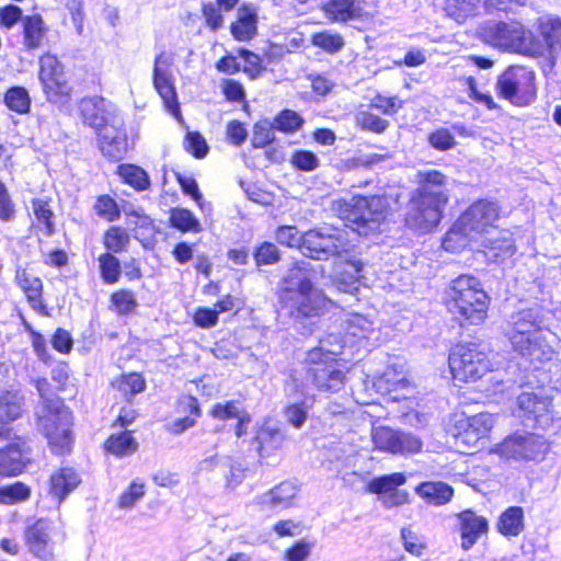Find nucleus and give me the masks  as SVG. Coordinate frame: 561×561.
<instances>
[{"label":"nucleus","instance_id":"nucleus-29","mask_svg":"<svg viewBox=\"0 0 561 561\" xmlns=\"http://www.w3.org/2000/svg\"><path fill=\"white\" fill-rule=\"evenodd\" d=\"M80 482L81 480L73 469H60L50 477V493L60 502L72 492Z\"/></svg>","mask_w":561,"mask_h":561},{"label":"nucleus","instance_id":"nucleus-55","mask_svg":"<svg viewBox=\"0 0 561 561\" xmlns=\"http://www.w3.org/2000/svg\"><path fill=\"white\" fill-rule=\"evenodd\" d=\"M94 209L98 216L104 218L107 221H115L121 216V210L110 195H101L98 197Z\"/></svg>","mask_w":561,"mask_h":561},{"label":"nucleus","instance_id":"nucleus-9","mask_svg":"<svg viewBox=\"0 0 561 561\" xmlns=\"http://www.w3.org/2000/svg\"><path fill=\"white\" fill-rule=\"evenodd\" d=\"M309 366L306 378L318 390L337 392L345 383V373L341 364L330 353L322 350H312L308 354Z\"/></svg>","mask_w":561,"mask_h":561},{"label":"nucleus","instance_id":"nucleus-54","mask_svg":"<svg viewBox=\"0 0 561 561\" xmlns=\"http://www.w3.org/2000/svg\"><path fill=\"white\" fill-rule=\"evenodd\" d=\"M28 496L30 489L21 482L0 488V504H14L25 501Z\"/></svg>","mask_w":561,"mask_h":561},{"label":"nucleus","instance_id":"nucleus-61","mask_svg":"<svg viewBox=\"0 0 561 561\" xmlns=\"http://www.w3.org/2000/svg\"><path fill=\"white\" fill-rule=\"evenodd\" d=\"M427 140L433 148L440 151L449 150L456 146L455 137L447 128H438L432 131Z\"/></svg>","mask_w":561,"mask_h":561},{"label":"nucleus","instance_id":"nucleus-32","mask_svg":"<svg viewBox=\"0 0 561 561\" xmlns=\"http://www.w3.org/2000/svg\"><path fill=\"white\" fill-rule=\"evenodd\" d=\"M517 403L525 413L538 419L549 412L551 400L547 396L524 391L518 396Z\"/></svg>","mask_w":561,"mask_h":561},{"label":"nucleus","instance_id":"nucleus-64","mask_svg":"<svg viewBox=\"0 0 561 561\" xmlns=\"http://www.w3.org/2000/svg\"><path fill=\"white\" fill-rule=\"evenodd\" d=\"M356 122L363 129L375 133H382L388 127L387 121L368 112H359L356 116Z\"/></svg>","mask_w":561,"mask_h":561},{"label":"nucleus","instance_id":"nucleus-57","mask_svg":"<svg viewBox=\"0 0 561 561\" xmlns=\"http://www.w3.org/2000/svg\"><path fill=\"white\" fill-rule=\"evenodd\" d=\"M129 242L128 234L119 227H111L104 237V244L113 252L123 251Z\"/></svg>","mask_w":561,"mask_h":561},{"label":"nucleus","instance_id":"nucleus-8","mask_svg":"<svg viewBox=\"0 0 561 561\" xmlns=\"http://www.w3.org/2000/svg\"><path fill=\"white\" fill-rule=\"evenodd\" d=\"M536 75L523 66L507 68L496 81L499 94L517 106H525L536 99Z\"/></svg>","mask_w":561,"mask_h":561},{"label":"nucleus","instance_id":"nucleus-36","mask_svg":"<svg viewBox=\"0 0 561 561\" xmlns=\"http://www.w3.org/2000/svg\"><path fill=\"white\" fill-rule=\"evenodd\" d=\"M39 80L43 84L44 92L46 93L47 99L50 102H55V103L66 102V100L69 95V92H70V88L68 85L65 73H61L60 76H56V77L39 79Z\"/></svg>","mask_w":561,"mask_h":561},{"label":"nucleus","instance_id":"nucleus-53","mask_svg":"<svg viewBox=\"0 0 561 561\" xmlns=\"http://www.w3.org/2000/svg\"><path fill=\"white\" fill-rule=\"evenodd\" d=\"M274 126L271 121L262 119L255 123L252 136V146L254 148H264L275 139Z\"/></svg>","mask_w":561,"mask_h":561},{"label":"nucleus","instance_id":"nucleus-13","mask_svg":"<svg viewBox=\"0 0 561 561\" xmlns=\"http://www.w3.org/2000/svg\"><path fill=\"white\" fill-rule=\"evenodd\" d=\"M59 531L56 525L48 519H37L27 526L23 533L27 551L41 561H53L55 557L56 538Z\"/></svg>","mask_w":561,"mask_h":561},{"label":"nucleus","instance_id":"nucleus-48","mask_svg":"<svg viewBox=\"0 0 561 561\" xmlns=\"http://www.w3.org/2000/svg\"><path fill=\"white\" fill-rule=\"evenodd\" d=\"M494 419L490 413H478L468 419L467 435H473L477 439L484 437L493 427Z\"/></svg>","mask_w":561,"mask_h":561},{"label":"nucleus","instance_id":"nucleus-42","mask_svg":"<svg viewBox=\"0 0 561 561\" xmlns=\"http://www.w3.org/2000/svg\"><path fill=\"white\" fill-rule=\"evenodd\" d=\"M170 221L172 227L183 232H199L202 230L198 219L191 210L185 208H172L170 211Z\"/></svg>","mask_w":561,"mask_h":561},{"label":"nucleus","instance_id":"nucleus-51","mask_svg":"<svg viewBox=\"0 0 561 561\" xmlns=\"http://www.w3.org/2000/svg\"><path fill=\"white\" fill-rule=\"evenodd\" d=\"M346 333L356 339H367L374 331L373 322L362 314H352L346 320Z\"/></svg>","mask_w":561,"mask_h":561},{"label":"nucleus","instance_id":"nucleus-18","mask_svg":"<svg viewBox=\"0 0 561 561\" xmlns=\"http://www.w3.org/2000/svg\"><path fill=\"white\" fill-rule=\"evenodd\" d=\"M80 113L84 124L92 127L96 134L112 124L121 123L116 106L103 98L82 99Z\"/></svg>","mask_w":561,"mask_h":561},{"label":"nucleus","instance_id":"nucleus-15","mask_svg":"<svg viewBox=\"0 0 561 561\" xmlns=\"http://www.w3.org/2000/svg\"><path fill=\"white\" fill-rule=\"evenodd\" d=\"M371 438L377 449L390 454L419 453L423 445L415 435L388 426L373 427Z\"/></svg>","mask_w":561,"mask_h":561},{"label":"nucleus","instance_id":"nucleus-40","mask_svg":"<svg viewBox=\"0 0 561 561\" xmlns=\"http://www.w3.org/2000/svg\"><path fill=\"white\" fill-rule=\"evenodd\" d=\"M4 104L7 107L19 114H25L31 107V98L27 90L23 87H12L4 94Z\"/></svg>","mask_w":561,"mask_h":561},{"label":"nucleus","instance_id":"nucleus-6","mask_svg":"<svg viewBox=\"0 0 561 561\" xmlns=\"http://www.w3.org/2000/svg\"><path fill=\"white\" fill-rule=\"evenodd\" d=\"M454 379L473 382L492 369L488 348L476 342H463L455 345L448 357Z\"/></svg>","mask_w":561,"mask_h":561},{"label":"nucleus","instance_id":"nucleus-33","mask_svg":"<svg viewBox=\"0 0 561 561\" xmlns=\"http://www.w3.org/2000/svg\"><path fill=\"white\" fill-rule=\"evenodd\" d=\"M497 528L504 536H517L524 529V512L519 506H512L502 513Z\"/></svg>","mask_w":561,"mask_h":561},{"label":"nucleus","instance_id":"nucleus-30","mask_svg":"<svg viewBox=\"0 0 561 561\" xmlns=\"http://www.w3.org/2000/svg\"><path fill=\"white\" fill-rule=\"evenodd\" d=\"M415 491L427 503L434 505H444L454 496V489L443 481L422 482Z\"/></svg>","mask_w":561,"mask_h":561},{"label":"nucleus","instance_id":"nucleus-28","mask_svg":"<svg viewBox=\"0 0 561 561\" xmlns=\"http://www.w3.org/2000/svg\"><path fill=\"white\" fill-rule=\"evenodd\" d=\"M362 270L363 263L357 260L341 263L333 280L335 287L342 293H356Z\"/></svg>","mask_w":561,"mask_h":561},{"label":"nucleus","instance_id":"nucleus-62","mask_svg":"<svg viewBox=\"0 0 561 561\" xmlns=\"http://www.w3.org/2000/svg\"><path fill=\"white\" fill-rule=\"evenodd\" d=\"M184 147L198 159L204 158L209 149L206 139L197 131H188L186 134Z\"/></svg>","mask_w":561,"mask_h":561},{"label":"nucleus","instance_id":"nucleus-56","mask_svg":"<svg viewBox=\"0 0 561 561\" xmlns=\"http://www.w3.org/2000/svg\"><path fill=\"white\" fill-rule=\"evenodd\" d=\"M469 233H465L461 228L457 227V221L454 227L445 234L442 245L446 251L457 252L468 244Z\"/></svg>","mask_w":561,"mask_h":561},{"label":"nucleus","instance_id":"nucleus-49","mask_svg":"<svg viewBox=\"0 0 561 561\" xmlns=\"http://www.w3.org/2000/svg\"><path fill=\"white\" fill-rule=\"evenodd\" d=\"M311 43L329 54H335L344 47L343 37L340 34L330 32L314 33L311 37Z\"/></svg>","mask_w":561,"mask_h":561},{"label":"nucleus","instance_id":"nucleus-38","mask_svg":"<svg viewBox=\"0 0 561 561\" xmlns=\"http://www.w3.org/2000/svg\"><path fill=\"white\" fill-rule=\"evenodd\" d=\"M405 483V476L400 472L391 473L373 479L368 485L369 493L386 495L390 492L399 491L397 488Z\"/></svg>","mask_w":561,"mask_h":561},{"label":"nucleus","instance_id":"nucleus-19","mask_svg":"<svg viewBox=\"0 0 561 561\" xmlns=\"http://www.w3.org/2000/svg\"><path fill=\"white\" fill-rule=\"evenodd\" d=\"M122 126L121 121L98 133L99 148L108 159L122 160L127 152V136Z\"/></svg>","mask_w":561,"mask_h":561},{"label":"nucleus","instance_id":"nucleus-16","mask_svg":"<svg viewBox=\"0 0 561 561\" xmlns=\"http://www.w3.org/2000/svg\"><path fill=\"white\" fill-rule=\"evenodd\" d=\"M285 393L288 399V404L284 410L285 419L294 427L300 428L308 419L314 397L309 394L305 390L304 383L294 376L286 381Z\"/></svg>","mask_w":561,"mask_h":561},{"label":"nucleus","instance_id":"nucleus-24","mask_svg":"<svg viewBox=\"0 0 561 561\" xmlns=\"http://www.w3.org/2000/svg\"><path fill=\"white\" fill-rule=\"evenodd\" d=\"M230 32L239 42L252 39L257 33V12L250 4L241 5L237 11V20L231 23Z\"/></svg>","mask_w":561,"mask_h":561},{"label":"nucleus","instance_id":"nucleus-17","mask_svg":"<svg viewBox=\"0 0 561 561\" xmlns=\"http://www.w3.org/2000/svg\"><path fill=\"white\" fill-rule=\"evenodd\" d=\"M173 56L168 53H161L156 57L153 66V85L163 100L167 108L173 115H176L180 113V107L173 78L170 72V68L173 65Z\"/></svg>","mask_w":561,"mask_h":561},{"label":"nucleus","instance_id":"nucleus-31","mask_svg":"<svg viewBox=\"0 0 561 561\" xmlns=\"http://www.w3.org/2000/svg\"><path fill=\"white\" fill-rule=\"evenodd\" d=\"M24 46L27 49H36L41 46L45 35L44 21L41 15H26L22 19Z\"/></svg>","mask_w":561,"mask_h":561},{"label":"nucleus","instance_id":"nucleus-11","mask_svg":"<svg viewBox=\"0 0 561 561\" xmlns=\"http://www.w3.org/2000/svg\"><path fill=\"white\" fill-rule=\"evenodd\" d=\"M500 214L501 207L496 202L479 199L462 213L457 220V227L461 228L465 233H469L470 239L479 240L497 229L495 222L499 220Z\"/></svg>","mask_w":561,"mask_h":561},{"label":"nucleus","instance_id":"nucleus-26","mask_svg":"<svg viewBox=\"0 0 561 561\" xmlns=\"http://www.w3.org/2000/svg\"><path fill=\"white\" fill-rule=\"evenodd\" d=\"M323 11L330 20L343 23L364 15V9L357 0H329L323 5Z\"/></svg>","mask_w":561,"mask_h":561},{"label":"nucleus","instance_id":"nucleus-27","mask_svg":"<svg viewBox=\"0 0 561 561\" xmlns=\"http://www.w3.org/2000/svg\"><path fill=\"white\" fill-rule=\"evenodd\" d=\"M459 519L461 522V546L465 550H468L488 530V522L484 517L478 516L471 511L462 512Z\"/></svg>","mask_w":561,"mask_h":561},{"label":"nucleus","instance_id":"nucleus-1","mask_svg":"<svg viewBox=\"0 0 561 561\" xmlns=\"http://www.w3.org/2000/svg\"><path fill=\"white\" fill-rule=\"evenodd\" d=\"M311 265L300 261L293 264L282 277L278 299L283 309L296 322L318 318L331 302L310 278Z\"/></svg>","mask_w":561,"mask_h":561},{"label":"nucleus","instance_id":"nucleus-60","mask_svg":"<svg viewBox=\"0 0 561 561\" xmlns=\"http://www.w3.org/2000/svg\"><path fill=\"white\" fill-rule=\"evenodd\" d=\"M111 301L119 314L130 313L137 307V301L130 290L122 289L114 293Z\"/></svg>","mask_w":561,"mask_h":561},{"label":"nucleus","instance_id":"nucleus-20","mask_svg":"<svg viewBox=\"0 0 561 561\" xmlns=\"http://www.w3.org/2000/svg\"><path fill=\"white\" fill-rule=\"evenodd\" d=\"M482 252L489 261L496 262L501 257L511 256L515 252L512 233L507 230L495 229L490 234L479 239Z\"/></svg>","mask_w":561,"mask_h":561},{"label":"nucleus","instance_id":"nucleus-4","mask_svg":"<svg viewBox=\"0 0 561 561\" xmlns=\"http://www.w3.org/2000/svg\"><path fill=\"white\" fill-rule=\"evenodd\" d=\"M446 296L448 310L459 319L480 324L486 318L490 297L477 277L462 274L453 279Z\"/></svg>","mask_w":561,"mask_h":561},{"label":"nucleus","instance_id":"nucleus-46","mask_svg":"<svg viewBox=\"0 0 561 561\" xmlns=\"http://www.w3.org/2000/svg\"><path fill=\"white\" fill-rule=\"evenodd\" d=\"M405 383V376L402 367L397 369L394 366H389L377 378L376 385L382 391H392L401 388Z\"/></svg>","mask_w":561,"mask_h":561},{"label":"nucleus","instance_id":"nucleus-45","mask_svg":"<svg viewBox=\"0 0 561 561\" xmlns=\"http://www.w3.org/2000/svg\"><path fill=\"white\" fill-rule=\"evenodd\" d=\"M15 279L28 300L36 301L39 299L43 284L38 277L28 274L26 271H18Z\"/></svg>","mask_w":561,"mask_h":561},{"label":"nucleus","instance_id":"nucleus-37","mask_svg":"<svg viewBox=\"0 0 561 561\" xmlns=\"http://www.w3.org/2000/svg\"><path fill=\"white\" fill-rule=\"evenodd\" d=\"M368 205L366 209L363 211V229H369L373 230L379 221L385 217L386 208H387V202L383 197L379 196H370L367 197Z\"/></svg>","mask_w":561,"mask_h":561},{"label":"nucleus","instance_id":"nucleus-47","mask_svg":"<svg viewBox=\"0 0 561 561\" xmlns=\"http://www.w3.org/2000/svg\"><path fill=\"white\" fill-rule=\"evenodd\" d=\"M302 117L291 110L282 111L272 122L275 129L291 134L299 130L302 126Z\"/></svg>","mask_w":561,"mask_h":561},{"label":"nucleus","instance_id":"nucleus-2","mask_svg":"<svg viewBox=\"0 0 561 561\" xmlns=\"http://www.w3.org/2000/svg\"><path fill=\"white\" fill-rule=\"evenodd\" d=\"M416 178L419 187L409 202L405 224L425 233L439 224L448 203L447 176L437 170H424Z\"/></svg>","mask_w":561,"mask_h":561},{"label":"nucleus","instance_id":"nucleus-52","mask_svg":"<svg viewBox=\"0 0 561 561\" xmlns=\"http://www.w3.org/2000/svg\"><path fill=\"white\" fill-rule=\"evenodd\" d=\"M146 493V485L139 479L134 480L127 490H125L117 502L119 508L127 510L135 506V504L142 499Z\"/></svg>","mask_w":561,"mask_h":561},{"label":"nucleus","instance_id":"nucleus-43","mask_svg":"<svg viewBox=\"0 0 561 561\" xmlns=\"http://www.w3.org/2000/svg\"><path fill=\"white\" fill-rule=\"evenodd\" d=\"M21 414V398L16 393H0V424L13 421Z\"/></svg>","mask_w":561,"mask_h":561},{"label":"nucleus","instance_id":"nucleus-41","mask_svg":"<svg viewBox=\"0 0 561 561\" xmlns=\"http://www.w3.org/2000/svg\"><path fill=\"white\" fill-rule=\"evenodd\" d=\"M481 0H447L445 10L447 14L459 23L473 16Z\"/></svg>","mask_w":561,"mask_h":561},{"label":"nucleus","instance_id":"nucleus-50","mask_svg":"<svg viewBox=\"0 0 561 561\" xmlns=\"http://www.w3.org/2000/svg\"><path fill=\"white\" fill-rule=\"evenodd\" d=\"M99 263L103 280L107 284L116 283L121 276L118 259L111 253H104L99 257Z\"/></svg>","mask_w":561,"mask_h":561},{"label":"nucleus","instance_id":"nucleus-21","mask_svg":"<svg viewBox=\"0 0 561 561\" xmlns=\"http://www.w3.org/2000/svg\"><path fill=\"white\" fill-rule=\"evenodd\" d=\"M297 494V485L289 481L280 482L275 488L256 499V504L263 511L286 510L293 505Z\"/></svg>","mask_w":561,"mask_h":561},{"label":"nucleus","instance_id":"nucleus-22","mask_svg":"<svg viewBox=\"0 0 561 561\" xmlns=\"http://www.w3.org/2000/svg\"><path fill=\"white\" fill-rule=\"evenodd\" d=\"M28 460V448L24 442H14L0 448V476L21 473Z\"/></svg>","mask_w":561,"mask_h":561},{"label":"nucleus","instance_id":"nucleus-63","mask_svg":"<svg viewBox=\"0 0 561 561\" xmlns=\"http://www.w3.org/2000/svg\"><path fill=\"white\" fill-rule=\"evenodd\" d=\"M254 259L257 265H268L278 262L280 255L274 243L264 242L255 251Z\"/></svg>","mask_w":561,"mask_h":561},{"label":"nucleus","instance_id":"nucleus-35","mask_svg":"<svg viewBox=\"0 0 561 561\" xmlns=\"http://www.w3.org/2000/svg\"><path fill=\"white\" fill-rule=\"evenodd\" d=\"M105 448L118 457L128 456L138 449V443L130 432H122L111 435L105 442Z\"/></svg>","mask_w":561,"mask_h":561},{"label":"nucleus","instance_id":"nucleus-10","mask_svg":"<svg viewBox=\"0 0 561 561\" xmlns=\"http://www.w3.org/2000/svg\"><path fill=\"white\" fill-rule=\"evenodd\" d=\"M479 33L483 42L494 47L525 56L534 51L527 43V30L518 22L488 21L480 27Z\"/></svg>","mask_w":561,"mask_h":561},{"label":"nucleus","instance_id":"nucleus-34","mask_svg":"<svg viewBox=\"0 0 561 561\" xmlns=\"http://www.w3.org/2000/svg\"><path fill=\"white\" fill-rule=\"evenodd\" d=\"M343 205L344 209L342 210V218L347 222L356 225L354 230L362 233L360 227H363V211L368 205L367 197L352 196L350 199H343ZM363 233H366V231H363Z\"/></svg>","mask_w":561,"mask_h":561},{"label":"nucleus","instance_id":"nucleus-12","mask_svg":"<svg viewBox=\"0 0 561 561\" xmlns=\"http://www.w3.org/2000/svg\"><path fill=\"white\" fill-rule=\"evenodd\" d=\"M536 31L539 37L527 30V43L534 51L528 57H547L552 62L561 45V19L556 15H542L537 19Z\"/></svg>","mask_w":561,"mask_h":561},{"label":"nucleus","instance_id":"nucleus-39","mask_svg":"<svg viewBox=\"0 0 561 561\" xmlns=\"http://www.w3.org/2000/svg\"><path fill=\"white\" fill-rule=\"evenodd\" d=\"M119 176L137 191H145L150 185L147 172L134 164H122L118 167Z\"/></svg>","mask_w":561,"mask_h":561},{"label":"nucleus","instance_id":"nucleus-5","mask_svg":"<svg viewBox=\"0 0 561 561\" xmlns=\"http://www.w3.org/2000/svg\"><path fill=\"white\" fill-rule=\"evenodd\" d=\"M37 425L56 454L70 450L72 434L71 413L59 399H47L37 412Z\"/></svg>","mask_w":561,"mask_h":561},{"label":"nucleus","instance_id":"nucleus-14","mask_svg":"<svg viewBox=\"0 0 561 561\" xmlns=\"http://www.w3.org/2000/svg\"><path fill=\"white\" fill-rule=\"evenodd\" d=\"M548 449L546 440L534 434L514 435L505 438L495 448L503 458L515 460H536Z\"/></svg>","mask_w":561,"mask_h":561},{"label":"nucleus","instance_id":"nucleus-3","mask_svg":"<svg viewBox=\"0 0 561 561\" xmlns=\"http://www.w3.org/2000/svg\"><path fill=\"white\" fill-rule=\"evenodd\" d=\"M504 335L510 340L514 352L531 363H542L551 358L553 350L540 329V320L535 309H523L507 319Z\"/></svg>","mask_w":561,"mask_h":561},{"label":"nucleus","instance_id":"nucleus-44","mask_svg":"<svg viewBox=\"0 0 561 561\" xmlns=\"http://www.w3.org/2000/svg\"><path fill=\"white\" fill-rule=\"evenodd\" d=\"M32 208L38 224L43 225L46 234L49 237L55 232V214L49 205V202L42 198L32 201Z\"/></svg>","mask_w":561,"mask_h":561},{"label":"nucleus","instance_id":"nucleus-58","mask_svg":"<svg viewBox=\"0 0 561 561\" xmlns=\"http://www.w3.org/2000/svg\"><path fill=\"white\" fill-rule=\"evenodd\" d=\"M144 378L136 373L123 375L118 380V389L124 396H135L145 389Z\"/></svg>","mask_w":561,"mask_h":561},{"label":"nucleus","instance_id":"nucleus-23","mask_svg":"<svg viewBox=\"0 0 561 561\" xmlns=\"http://www.w3.org/2000/svg\"><path fill=\"white\" fill-rule=\"evenodd\" d=\"M210 414L220 421L237 420L234 426L237 437H241L247 433V428L251 422L250 414L238 401L219 402L213 407Z\"/></svg>","mask_w":561,"mask_h":561},{"label":"nucleus","instance_id":"nucleus-25","mask_svg":"<svg viewBox=\"0 0 561 561\" xmlns=\"http://www.w3.org/2000/svg\"><path fill=\"white\" fill-rule=\"evenodd\" d=\"M286 440L283 431L271 425H263L256 432L253 444L261 458L272 456L276 450H279Z\"/></svg>","mask_w":561,"mask_h":561},{"label":"nucleus","instance_id":"nucleus-59","mask_svg":"<svg viewBox=\"0 0 561 561\" xmlns=\"http://www.w3.org/2000/svg\"><path fill=\"white\" fill-rule=\"evenodd\" d=\"M290 163L298 170L310 172L319 167V159L311 151L297 150L291 154Z\"/></svg>","mask_w":561,"mask_h":561},{"label":"nucleus","instance_id":"nucleus-7","mask_svg":"<svg viewBox=\"0 0 561 561\" xmlns=\"http://www.w3.org/2000/svg\"><path fill=\"white\" fill-rule=\"evenodd\" d=\"M351 247L350 232L346 229L323 226L304 233L302 253L313 260L340 255Z\"/></svg>","mask_w":561,"mask_h":561}]
</instances>
